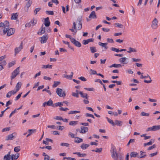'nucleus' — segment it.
Here are the masks:
<instances>
[{"label": "nucleus", "instance_id": "21", "mask_svg": "<svg viewBox=\"0 0 160 160\" xmlns=\"http://www.w3.org/2000/svg\"><path fill=\"white\" fill-rule=\"evenodd\" d=\"M89 18H97L96 15L94 11H92L90 14Z\"/></svg>", "mask_w": 160, "mask_h": 160}, {"label": "nucleus", "instance_id": "60", "mask_svg": "<svg viewBox=\"0 0 160 160\" xmlns=\"http://www.w3.org/2000/svg\"><path fill=\"white\" fill-rule=\"evenodd\" d=\"M65 37L66 38H69L70 39L71 42H72V39L74 38L72 37L71 35L68 34H66L65 35Z\"/></svg>", "mask_w": 160, "mask_h": 160}, {"label": "nucleus", "instance_id": "59", "mask_svg": "<svg viewBox=\"0 0 160 160\" xmlns=\"http://www.w3.org/2000/svg\"><path fill=\"white\" fill-rule=\"evenodd\" d=\"M84 89L85 90H88V91H94V88H84Z\"/></svg>", "mask_w": 160, "mask_h": 160}, {"label": "nucleus", "instance_id": "29", "mask_svg": "<svg viewBox=\"0 0 160 160\" xmlns=\"http://www.w3.org/2000/svg\"><path fill=\"white\" fill-rule=\"evenodd\" d=\"M18 13H13L12 15L11 19L12 20H16L18 16Z\"/></svg>", "mask_w": 160, "mask_h": 160}, {"label": "nucleus", "instance_id": "44", "mask_svg": "<svg viewBox=\"0 0 160 160\" xmlns=\"http://www.w3.org/2000/svg\"><path fill=\"white\" fill-rule=\"evenodd\" d=\"M152 139H151L149 142H148L147 143H144V144H143L144 146V147H145L146 146L151 145L152 144V143L153 142H154V141L153 140V142H152Z\"/></svg>", "mask_w": 160, "mask_h": 160}, {"label": "nucleus", "instance_id": "56", "mask_svg": "<svg viewBox=\"0 0 160 160\" xmlns=\"http://www.w3.org/2000/svg\"><path fill=\"white\" fill-rule=\"evenodd\" d=\"M102 148H97L95 151L94 150H92V151H95L96 152H100L102 151Z\"/></svg>", "mask_w": 160, "mask_h": 160}, {"label": "nucleus", "instance_id": "50", "mask_svg": "<svg viewBox=\"0 0 160 160\" xmlns=\"http://www.w3.org/2000/svg\"><path fill=\"white\" fill-rule=\"evenodd\" d=\"M141 61V59L140 58H132V62H138Z\"/></svg>", "mask_w": 160, "mask_h": 160}, {"label": "nucleus", "instance_id": "18", "mask_svg": "<svg viewBox=\"0 0 160 160\" xmlns=\"http://www.w3.org/2000/svg\"><path fill=\"white\" fill-rule=\"evenodd\" d=\"M137 52V50L135 48L130 47L128 48V51H127V52L128 53H132V52Z\"/></svg>", "mask_w": 160, "mask_h": 160}, {"label": "nucleus", "instance_id": "28", "mask_svg": "<svg viewBox=\"0 0 160 160\" xmlns=\"http://www.w3.org/2000/svg\"><path fill=\"white\" fill-rule=\"evenodd\" d=\"M10 152H8L7 155L4 156L3 158V159H6V160H9V159L10 160V159L11 158V155H10Z\"/></svg>", "mask_w": 160, "mask_h": 160}, {"label": "nucleus", "instance_id": "32", "mask_svg": "<svg viewBox=\"0 0 160 160\" xmlns=\"http://www.w3.org/2000/svg\"><path fill=\"white\" fill-rule=\"evenodd\" d=\"M140 155L138 156V158H144L146 156V155L145 154V152H143L142 151H141L140 152Z\"/></svg>", "mask_w": 160, "mask_h": 160}, {"label": "nucleus", "instance_id": "45", "mask_svg": "<svg viewBox=\"0 0 160 160\" xmlns=\"http://www.w3.org/2000/svg\"><path fill=\"white\" fill-rule=\"evenodd\" d=\"M80 111H71L68 113L69 114H72L76 113H80Z\"/></svg>", "mask_w": 160, "mask_h": 160}, {"label": "nucleus", "instance_id": "37", "mask_svg": "<svg viewBox=\"0 0 160 160\" xmlns=\"http://www.w3.org/2000/svg\"><path fill=\"white\" fill-rule=\"evenodd\" d=\"M45 32V28L44 27H42L40 31L38 32V34L39 35H41L43 34Z\"/></svg>", "mask_w": 160, "mask_h": 160}, {"label": "nucleus", "instance_id": "3", "mask_svg": "<svg viewBox=\"0 0 160 160\" xmlns=\"http://www.w3.org/2000/svg\"><path fill=\"white\" fill-rule=\"evenodd\" d=\"M20 67H18L15 69L12 73L10 76L11 79L12 80L19 74Z\"/></svg>", "mask_w": 160, "mask_h": 160}, {"label": "nucleus", "instance_id": "7", "mask_svg": "<svg viewBox=\"0 0 160 160\" xmlns=\"http://www.w3.org/2000/svg\"><path fill=\"white\" fill-rule=\"evenodd\" d=\"M151 27L153 29H156L158 27V21L156 18H155L152 22Z\"/></svg>", "mask_w": 160, "mask_h": 160}, {"label": "nucleus", "instance_id": "54", "mask_svg": "<svg viewBox=\"0 0 160 160\" xmlns=\"http://www.w3.org/2000/svg\"><path fill=\"white\" fill-rule=\"evenodd\" d=\"M111 50L112 51L115 52H120V50L119 49L115 48H111Z\"/></svg>", "mask_w": 160, "mask_h": 160}, {"label": "nucleus", "instance_id": "63", "mask_svg": "<svg viewBox=\"0 0 160 160\" xmlns=\"http://www.w3.org/2000/svg\"><path fill=\"white\" fill-rule=\"evenodd\" d=\"M6 64V61L5 60H4L1 61L0 63V64H1V65H2L3 66H5Z\"/></svg>", "mask_w": 160, "mask_h": 160}, {"label": "nucleus", "instance_id": "31", "mask_svg": "<svg viewBox=\"0 0 160 160\" xmlns=\"http://www.w3.org/2000/svg\"><path fill=\"white\" fill-rule=\"evenodd\" d=\"M36 131V130L35 129H28V134L27 135V137H28L33 133L35 132Z\"/></svg>", "mask_w": 160, "mask_h": 160}, {"label": "nucleus", "instance_id": "25", "mask_svg": "<svg viewBox=\"0 0 160 160\" xmlns=\"http://www.w3.org/2000/svg\"><path fill=\"white\" fill-rule=\"evenodd\" d=\"M122 67V65L121 64H116V63L113 64L111 65L110 66H109V67L110 68H112V67H114L115 68H121Z\"/></svg>", "mask_w": 160, "mask_h": 160}, {"label": "nucleus", "instance_id": "22", "mask_svg": "<svg viewBox=\"0 0 160 160\" xmlns=\"http://www.w3.org/2000/svg\"><path fill=\"white\" fill-rule=\"evenodd\" d=\"M49 142H51L52 143L53 141L51 139L48 138H46L45 140L43 141V143L47 145L49 144Z\"/></svg>", "mask_w": 160, "mask_h": 160}, {"label": "nucleus", "instance_id": "16", "mask_svg": "<svg viewBox=\"0 0 160 160\" xmlns=\"http://www.w3.org/2000/svg\"><path fill=\"white\" fill-rule=\"evenodd\" d=\"M71 42L77 47H80L81 46V43L78 41H76L74 38L72 39Z\"/></svg>", "mask_w": 160, "mask_h": 160}, {"label": "nucleus", "instance_id": "39", "mask_svg": "<svg viewBox=\"0 0 160 160\" xmlns=\"http://www.w3.org/2000/svg\"><path fill=\"white\" fill-rule=\"evenodd\" d=\"M106 119L107 120L108 122L111 124L112 126H114L115 125V124L112 120L110 119L108 117H107Z\"/></svg>", "mask_w": 160, "mask_h": 160}, {"label": "nucleus", "instance_id": "43", "mask_svg": "<svg viewBox=\"0 0 160 160\" xmlns=\"http://www.w3.org/2000/svg\"><path fill=\"white\" fill-rule=\"evenodd\" d=\"M63 102H59L56 103L55 104V106L57 107L58 106L61 107L63 106Z\"/></svg>", "mask_w": 160, "mask_h": 160}, {"label": "nucleus", "instance_id": "23", "mask_svg": "<svg viewBox=\"0 0 160 160\" xmlns=\"http://www.w3.org/2000/svg\"><path fill=\"white\" fill-rule=\"evenodd\" d=\"M73 154H77L80 157H85L86 156V154L85 153H81L80 152H73Z\"/></svg>", "mask_w": 160, "mask_h": 160}, {"label": "nucleus", "instance_id": "47", "mask_svg": "<svg viewBox=\"0 0 160 160\" xmlns=\"http://www.w3.org/2000/svg\"><path fill=\"white\" fill-rule=\"evenodd\" d=\"M89 72L90 73V74L91 75H95L97 74V72L95 70H92V69H90L89 70Z\"/></svg>", "mask_w": 160, "mask_h": 160}, {"label": "nucleus", "instance_id": "24", "mask_svg": "<svg viewBox=\"0 0 160 160\" xmlns=\"http://www.w3.org/2000/svg\"><path fill=\"white\" fill-rule=\"evenodd\" d=\"M44 24L45 26L48 27L50 25V22L49 21V18L47 17L45 19Z\"/></svg>", "mask_w": 160, "mask_h": 160}, {"label": "nucleus", "instance_id": "34", "mask_svg": "<svg viewBox=\"0 0 160 160\" xmlns=\"http://www.w3.org/2000/svg\"><path fill=\"white\" fill-rule=\"evenodd\" d=\"M81 20H79L78 24V28H76L77 30H80L82 28V24L81 22Z\"/></svg>", "mask_w": 160, "mask_h": 160}, {"label": "nucleus", "instance_id": "42", "mask_svg": "<svg viewBox=\"0 0 160 160\" xmlns=\"http://www.w3.org/2000/svg\"><path fill=\"white\" fill-rule=\"evenodd\" d=\"M78 121H70L69 122V125L71 126H74L78 124Z\"/></svg>", "mask_w": 160, "mask_h": 160}, {"label": "nucleus", "instance_id": "13", "mask_svg": "<svg viewBox=\"0 0 160 160\" xmlns=\"http://www.w3.org/2000/svg\"><path fill=\"white\" fill-rule=\"evenodd\" d=\"M19 153H16L15 154H13L11 155V159L10 160H16L19 157Z\"/></svg>", "mask_w": 160, "mask_h": 160}, {"label": "nucleus", "instance_id": "27", "mask_svg": "<svg viewBox=\"0 0 160 160\" xmlns=\"http://www.w3.org/2000/svg\"><path fill=\"white\" fill-rule=\"evenodd\" d=\"M130 156L131 158L138 157V153L136 152H132L130 153Z\"/></svg>", "mask_w": 160, "mask_h": 160}, {"label": "nucleus", "instance_id": "38", "mask_svg": "<svg viewBox=\"0 0 160 160\" xmlns=\"http://www.w3.org/2000/svg\"><path fill=\"white\" fill-rule=\"evenodd\" d=\"M83 140L82 139L79 138H76V139L75 140V142L77 143H79L81 142H82Z\"/></svg>", "mask_w": 160, "mask_h": 160}, {"label": "nucleus", "instance_id": "53", "mask_svg": "<svg viewBox=\"0 0 160 160\" xmlns=\"http://www.w3.org/2000/svg\"><path fill=\"white\" fill-rule=\"evenodd\" d=\"M30 23L32 24V26H34L35 24H36L37 23V21L36 20H35L34 19L30 21Z\"/></svg>", "mask_w": 160, "mask_h": 160}, {"label": "nucleus", "instance_id": "17", "mask_svg": "<svg viewBox=\"0 0 160 160\" xmlns=\"http://www.w3.org/2000/svg\"><path fill=\"white\" fill-rule=\"evenodd\" d=\"M93 39L92 38H89L87 40H84L83 41V44L84 45H86L90 42H92L93 41Z\"/></svg>", "mask_w": 160, "mask_h": 160}, {"label": "nucleus", "instance_id": "51", "mask_svg": "<svg viewBox=\"0 0 160 160\" xmlns=\"http://www.w3.org/2000/svg\"><path fill=\"white\" fill-rule=\"evenodd\" d=\"M41 10V8H36L34 11V15H36L38 12Z\"/></svg>", "mask_w": 160, "mask_h": 160}, {"label": "nucleus", "instance_id": "5", "mask_svg": "<svg viewBox=\"0 0 160 160\" xmlns=\"http://www.w3.org/2000/svg\"><path fill=\"white\" fill-rule=\"evenodd\" d=\"M17 135V133L14 132L11 134H9L5 138L6 141L11 140L15 138Z\"/></svg>", "mask_w": 160, "mask_h": 160}, {"label": "nucleus", "instance_id": "10", "mask_svg": "<svg viewBox=\"0 0 160 160\" xmlns=\"http://www.w3.org/2000/svg\"><path fill=\"white\" fill-rule=\"evenodd\" d=\"M48 34H45L42 37L40 38V41L41 43H46L48 39Z\"/></svg>", "mask_w": 160, "mask_h": 160}, {"label": "nucleus", "instance_id": "36", "mask_svg": "<svg viewBox=\"0 0 160 160\" xmlns=\"http://www.w3.org/2000/svg\"><path fill=\"white\" fill-rule=\"evenodd\" d=\"M21 150V148L20 146H18L14 148V151L16 153H18V152H19Z\"/></svg>", "mask_w": 160, "mask_h": 160}, {"label": "nucleus", "instance_id": "1", "mask_svg": "<svg viewBox=\"0 0 160 160\" xmlns=\"http://www.w3.org/2000/svg\"><path fill=\"white\" fill-rule=\"evenodd\" d=\"M1 27L3 28L2 30H0V34L1 35L6 34L7 36L9 37L14 34L15 32V29L14 28H10L9 22L7 21L0 23V28Z\"/></svg>", "mask_w": 160, "mask_h": 160}, {"label": "nucleus", "instance_id": "46", "mask_svg": "<svg viewBox=\"0 0 160 160\" xmlns=\"http://www.w3.org/2000/svg\"><path fill=\"white\" fill-rule=\"evenodd\" d=\"M90 49L92 53H93L97 52V49L95 47H90Z\"/></svg>", "mask_w": 160, "mask_h": 160}, {"label": "nucleus", "instance_id": "8", "mask_svg": "<svg viewBox=\"0 0 160 160\" xmlns=\"http://www.w3.org/2000/svg\"><path fill=\"white\" fill-rule=\"evenodd\" d=\"M160 129V125H155L151 127L148 128L147 131H155Z\"/></svg>", "mask_w": 160, "mask_h": 160}, {"label": "nucleus", "instance_id": "41", "mask_svg": "<svg viewBox=\"0 0 160 160\" xmlns=\"http://www.w3.org/2000/svg\"><path fill=\"white\" fill-rule=\"evenodd\" d=\"M16 63L15 61H12L8 63V67L9 68H10L14 66Z\"/></svg>", "mask_w": 160, "mask_h": 160}, {"label": "nucleus", "instance_id": "15", "mask_svg": "<svg viewBox=\"0 0 160 160\" xmlns=\"http://www.w3.org/2000/svg\"><path fill=\"white\" fill-rule=\"evenodd\" d=\"M27 2L24 7V9L26 12H27L28 10L29 7L31 6L32 2V1H28Z\"/></svg>", "mask_w": 160, "mask_h": 160}, {"label": "nucleus", "instance_id": "55", "mask_svg": "<svg viewBox=\"0 0 160 160\" xmlns=\"http://www.w3.org/2000/svg\"><path fill=\"white\" fill-rule=\"evenodd\" d=\"M10 130V127H7L6 128H4L3 129H2V132H6V131H9Z\"/></svg>", "mask_w": 160, "mask_h": 160}, {"label": "nucleus", "instance_id": "4", "mask_svg": "<svg viewBox=\"0 0 160 160\" xmlns=\"http://www.w3.org/2000/svg\"><path fill=\"white\" fill-rule=\"evenodd\" d=\"M56 93L60 97H64L66 96L65 92L63 91L61 88H58L57 89Z\"/></svg>", "mask_w": 160, "mask_h": 160}, {"label": "nucleus", "instance_id": "64", "mask_svg": "<svg viewBox=\"0 0 160 160\" xmlns=\"http://www.w3.org/2000/svg\"><path fill=\"white\" fill-rule=\"evenodd\" d=\"M10 93H11V94L12 95H14L15 93H16L18 92L15 89L11 91H9Z\"/></svg>", "mask_w": 160, "mask_h": 160}, {"label": "nucleus", "instance_id": "9", "mask_svg": "<svg viewBox=\"0 0 160 160\" xmlns=\"http://www.w3.org/2000/svg\"><path fill=\"white\" fill-rule=\"evenodd\" d=\"M23 43L22 42L18 47H16L15 48L14 51L15 55H16L21 51V50L23 48Z\"/></svg>", "mask_w": 160, "mask_h": 160}, {"label": "nucleus", "instance_id": "11", "mask_svg": "<svg viewBox=\"0 0 160 160\" xmlns=\"http://www.w3.org/2000/svg\"><path fill=\"white\" fill-rule=\"evenodd\" d=\"M69 30L73 32V35H75L77 32L76 29V24L75 22L73 23V27L72 28L69 29Z\"/></svg>", "mask_w": 160, "mask_h": 160}, {"label": "nucleus", "instance_id": "58", "mask_svg": "<svg viewBox=\"0 0 160 160\" xmlns=\"http://www.w3.org/2000/svg\"><path fill=\"white\" fill-rule=\"evenodd\" d=\"M69 144L67 143H61L60 144V145L62 146H65L68 147L69 146Z\"/></svg>", "mask_w": 160, "mask_h": 160}, {"label": "nucleus", "instance_id": "14", "mask_svg": "<svg viewBox=\"0 0 160 160\" xmlns=\"http://www.w3.org/2000/svg\"><path fill=\"white\" fill-rule=\"evenodd\" d=\"M88 131V128L87 127L82 126L81 127L80 132L81 133H85Z\"/></svg>", "mask_w": 160, "mask_h": 160}, {"label": "nucleus", "instance_id": "62", "mask_svg": "<svg viewBox=\"0 0 160 160\" xmlns=\"http://www.w3.org/2000/svg\"><path fill=\"white\" fill-rule=\"evenodd\" d=\"M156 146L155 144H153L152 146L149 147L148 148L147 150H150L153 148H154Z\"/></svg>", "mask_w": 160, "mask_h": 160}, {"label": "nucleus", "instance_id": "12", "mask_svg": "<svg viewBox=\"0 0 160 160\" xmlns=\"http://www.w3.org/2000/svg\"><path fill=\"white\" fill-rule=\"evenodd\" d=\"M128 58L126 57H123L119 59V61L122 64H127L128 63V62L127 60Z\"/></svg>", "mask_w": 160, "mask_h": 160}, {"label": "nucleus", "instance_id": "57", "mask_svg": "<svg viewBox=\"0 0 160 160\" xmlns=\"http://www.w3.org/2000/svg\"><path fill=\"white\" fill-rule=\"evenodd\" d=\"M46 13L48 15H53L54 14L53 12L51 11H46Z\"/></svg>", "mask_w": 160, "mask_h": 160}, {"label": "nucleus", "instance_id": "19", "mask_svg": "<svg viewBox=\"0 0 160 160\" xmlns=\"http://www.w3.org/2000/svg\"><path fill=\"white\" fill-rule=\"evenodd\" d=\"M22 83L21 82H18L15 86L16 90L18 92L21 88Z\"/></svg>", "mask_w": 160, "mask_h": 160}, {"label": "nucleus", "instance_id": "26", "mask_svg": "<svg viewBox=\"0 0 160 160\" xmlns=\"http://www.w3.org/2000/svg\"><path fill=\"white\" fill-rule=\"evenodd\" d=\"M99 45L102 46V47L104 48V49L107 50L108 48V47L107 46L108 44L107 43H102L101 42H99L98 43Z\"/></svg>", "mask_w": 160, "mask_h": 160}, {"label": "nucleus", "instance_id": "48", "mask_svg": "<svg viewBox=\"0 0 160 160\" xmlns=\"http://www.w3.org/2000/svg\"><path fill=\"white\" fill-rule=\"evenodd\" d=\"M60 83V82L54 81V84L52 85L53 88H55L58 86Z\"/></svg>", "mask_w": 160, "mask_h": 160}, {"label": "nucleus", "instance_id": "20", "mask_svg": "<svg viewBox=\"0 0 160 160\" xmlns=\"http://www.w3.org/2000/svg\"><path fill=\"white\" fill-rule=\"evenodd\" d=\"M79 94L80 95L81 97L82 98H85L87 99H88V96L87 93H84L82 92H79Z\"/></svg>", "mask_w": 160, "mask_h": 160}, {"label": "nucleus", "instance_id": "6", "mask_svg": "<svg viewBox=\"0 0 160 160\" xmlns=\"http://www.w3.org/2000/svg\"><path fill=\"white\" fill-rule=\"evenodd\" d=\"M140 78L141 79L148 78L149 79V80H144V82L148 83H151L152 81L150 77L148 74H147L146 76H143L142 75H141L140 77Z\"/></svg>", "mask_w": 160, "mask_h": 160}, {"label": "nucleus", "instance_id": "61", "mask_svg": "<svg viewBox=\"0 0 160 160\" xmlns=\"http://www.w3.org/2000/svg\"><path fill=\"white\" fill-rule=\"evenodd\" d=\"M72 95L73 97H76L77 98L79 97V95L78 94V93H76L75 92H72Z\"/></svg>", "mask_w": 160, "mask_h": 160}, {"label": "nucleus", "instance_id": "30", "mask_svg": "<svg viewBox=\"0 0 160 160\" xmlns=\"http://www.w3.org/2000/svg\"><path fill=\"white\" fill-rule=\"evenodd\" d=\"M115 125L116 124V125L119 126H121L122 125V122L121 121L116 120L115 121Z\"/></svg>", "mask_w": 160, "mask_h": 160}, {"label": "nucleus", "instance_id": "33", "mask_svg": "<svg viewBox=\"0 0 160 160\" xmlns=\"http://www.w3.org/2000/svg\"><path fill=\"white\" fill-rule=\"evenodd\" d=\"M47 106H53V102L51 99H50L48 102H46Z\"/></svg>", "mask_w": 160, "mask_h": 160}, {"label": "nucleus", "instance_id": "40", "mask_svg": "<svg viewBox=\"0 0 160 160\" xmlns=\"http://www.w3.org/2000/svg\"><path fill=\"white\" fill-rule=\"evenodd\" d=\"M52 65H43L42 66V68H50L51 69L52 68Z\"/></svg>", "mask_w": 160, "mask_h": 160}, {"label": "nucleus", "instance_id": "49", "mask_svg": "<svg viewBox=\"0 0 160 160\" xmlns=\"http://www.w3.org/2000/svg\"><path fill=\"white\" fill-rule=\"evenodd\" d=\"M141 115L142 116H147L148 117L149 115V114L148 113H146L144 112H141Z\"/></svg>", "mask_w": 160, "mask_h": 160}, {"label": "nucleus", "instance_id": "35", "mask_svg": "<svg viewBox=\"0 0 160 160\" xmlns=\"http://www.w3.org/2000/svg\"><path fill=\"white\" fill-rule=\"evenodd\" d=\"M89 146V144L83 143L81 145V148L82 149L85 150L88 148Z\"/></svg>", "mask_w": 160, "mask_h": 160}, {"label": "nucleus", "instance_id": "52", "mask_svg": "<svg viewBox=\"0 0 160 160\" xmlns=\"http://www.w3.org/2000/svg\"><path fill=\"white\" fill-rule=\"evenodd\" d=\"M73 75V73L72 72H71L70 75H67L66 78L70 80L72 78Z\"/></svg>", "mask_w": 160, "mask_h": 160}, {"label": "nucleus", "instance_id": "2", "mask_svg": "<svg viewBox=\"0 0 160 160\" xmlns=\"http://www.w3.org/2000/svg\"><path fill=\"white\" fill-rule=\"evenodd\" d=\"M110 152L111 157L114 160H118L116 147L113 144H112L111 145Z\"/></svg>", "mask_w": 160, "mask_h": 160}]
</instances>
